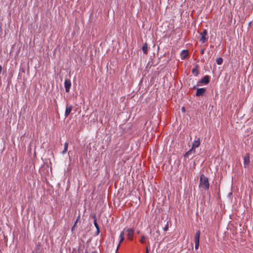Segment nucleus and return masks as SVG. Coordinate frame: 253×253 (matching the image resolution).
Segmentation results:
<instances>
[{
    "label": "nucleus",
    "instance_id": "nucleus-1",
    "mask_svg": "<svg viewBox=\"0 0 253 253\" xmlns=\"http://www.w3.org/2000/svg\"><path fill=\"white\" fill-rule=\"evenodd\" d=\"M199 187L205 190L209 188V179L204 174H202L200 176Z\"/></svg>",
    "mask_w": 253,
    "mask_h": 253
},
{
    "label": "nucleus",
    "instance_id": "nucleus-2",
    "mask_svg": "<svg viewBox=\"0 0 253 253\" xmlns=\"http://www.w3.org/2000/svg\"><path fill=\"white\" fill-rule=\"evenodd\" d=\"M201 38L200 39V41L202 43H205L208 41V38L207 37L208 35V33L206 30H204V31L200 33Z\"/></svg>",
    "mask_w": 253,
    "mask_h": 253
},
{
    "label": "nucleus",
    "instance_id": "nucleus-3",
    "mask_svg": "<svg viewBox=\"0 0 253 253\" xmlns=\"http://www.w3.org/2000/svg\"><path fill=\"white\" fill-rule=\"evenodd\" d=\"M210 80V77L208 75H206L198 82L197 86H199L200 84H208L209 83Z\"/></svg>",
    "mask_w": 253,
    "mask_h": 253
},
{
    "label": "nucleus",
    "instance_id": "nucleus-4",
    "mask_svg": "<svg viewBox=\"0 0 253 253\" xmlns=\"http://www.w3.org/2000/svg\"><path fill=\"white\" fill-rule=\"evenodd\" d=\"M127 232V237L129 240L132 241L133 240L134 235V230L133 229H127L126 230Z\"/></svg>",
    "mask_w": 253,
    "mask_h": 253
},
{
    "label": "nucleus",
    "instance_id": "nucleus-5",
    "mask_svg": "<svg viewBox=\"0 0 253 253\" xmlns=\"http://www.w3.org/2000/svg\"><path fill=\"white\" fill-rule=\"evenodd\" d=\"M71 86V82L69 79H66L64 83V86L66 92H69Z\"/></svg>",
    "mask_w": 253,
    "mask_h": 253
},
{
    "label": "nucleus",
    "instance_id": "nucleus-6",
    "mask_svg": "<svg viewBox=\"0 0 253 253\" xmlns=\"http://www.w3.org/2000/svg\"><path fill=\"white\" fill-rule=\"evenodd\" d=\"M250 154L247 153L244 158V165L245 168H248L250 163Z\"/></svg>",
    "mask_w": 253,
    "mask_h": 253
},
{
    "label": "nucleus",
    "instance_id": "nucleus-7",
    "mask_svg": "<svg viewBox=\"0 0 253 253\" xmlns=\"http://www.w3.org/2000/svg\"><path fill=\"white\" fill-rule=\"evenodd\" d=\"M206 91V88H197L196 95L197 96H203Z\"/></svg>",
    "mask_w": 253,
    "mask_h": 253
},
{
    "label": "nucleus",
    "instance_id": "nucleus-8",
    "mask_svg": "<svg viewBox=\"0 0 253 253\" xmlns=\"http://www.w3.org/2000/svg\"><path fill=\"white\" fill-rule=\"evenodd\" d=\"M73 109V106L71 105L67 104L66 107V111L65 113V117H67L69 114L71 113V112Z\"/></svg>",
    "mask_w": 253,
    "mask_h": 253
},
{
    "label": "nucleus",
    "instance_id": "nucleus-9",
    "mask_svg": "<svg viewBox=\"0 0 253 253\" xmlns=\"http://www.w3.org/2000/svg\"><path fill=\"white\" fill-rule=\"evenodd\" d=\"M200 145V138H198L197 140H195L193 142L192 148L195 150L198 148Z\"/></svg>",
    "mask_w": 253,
    "mask_h": 253
},
{
    "label": "nucleus",
    "instance_id": "nucleus-10",
    "mask_svg": "<svg viewBox=\"0 0 253 253\" xmlns=\"http://www.w3.org/2000/svg\"><path fill=\"white\" fill-rule=\"evenodd\" d=\"M126 230V229H124L120 233L119 238H120V241H119V244L118 246L117 249L119 248L120 244L122 243L125 239L124 235H125V231Z\"/></svg>",
    "mask_w": 253,
    "mask_h": 253
},
{
    "label": "nucleus",
    "instance_id": "nucleus-11",
    "mask_svg": "<svg viewBox=\"0 0 253 253\" xmlns=\"http://www.w3.org/2000/svg\"><path fill=\"white\" fill-rule=\"evenodd\" d=\"M93 223H94V225L95 228H96V234L97 235H98L99 233V226L98 225V223L97 222V219H96V217L95 216H94L93 217Z\"/></svg>",
    "mask_w": 253,
    "mask_h": 253
},
{
    "label": "nucleus",
    "instance_id": "nucleus-12",
    "mask_svg": "<svg viewBox=\"0 0 253 253\" xmlns=\"http://www.w3.org/2000/svg\"><path fill=\"white\" fill-rule=\"evenodd\" d=\"M188 55V52L187 50H183L181 53H180V56L182 60L185 59Z\"/></svg>",
    "mask_w": 253,
    "mask_h": 253
},
{
    "label": "nucleus",
    "instance_id": "nucleus-13",
    "mask_svg": "<svg viewBox=\"0 0 253 253\" xmlns=\"http://www.w3.org/2000/svg\"><path fill=\"white\" fill-rule=\"evenodd\" d=\"M201 232L200 230L196 231L195 235V242H199Z\"/></svg>",
    "mask_w": 253,
    "mask_h": 253
},
{
    "label": "nucleus",
    "instance_id": "nucleus-14",
    "mask_svg": "<svg viewBox=\"0 0 253 253\" xmlns=\"http://www.w3.org/2000/svg\"><path fill=\"white\" fill-rule=\"evenodd\" d=\"M142 49L144 54H147L148 53V44L146 42L143 44Z\"/></svg>",
    "mask_w": 253,
    "mask_h": 253
},
{
    "label": "nucleus",
    "instance_id": "nucleus-15",
    "mask_svg": "<svg viewBox=\"0 0 253 253\" xmlns=\"http://www.w3.org/2000/svg\"><path fill=\"white\" fill-rule=\"evenodd\" d=\"M198 65H196L195 68L192 70V73L195 76H197L199 74V71L198 70Z\"/></svg>",
    "mask_w": 253,
    "mask_h": 253
},
{
    "label": "nucleus",
    "instance_id": "nucleus-16",
    "mask_svg": "<svg viewBox=\"0 0 253 253\" xmlns=\"http://www.w3.org/2000/svg\"><path fill=\"white\" fill-rule=\"evenodd\" d=\"M195 150L191 148L190 150L188 151L184 155L185 157H188L189 155H191L192 152L195 153Z\"/></svg>",
    "mask_w": 253,
    "mask_h": 253
},
{
    "label": "nucleus",
    "instance_id": "nucleus-17",
    "mask_svg": "<svg viewBox=\"0 0 253 253\" xmlns=\"http://www.w3.org/2000/svg\"><path fill=\"white\" fill-rule=\"evenodd\" d=\"M68 142H66L64 144V150H63V151L62 152V153L63 154H64L67 151V150H68Z\"/></svg>",
    "mask_w": 253,
    "mask_h": 253
},
{
    "label": "nucleus",
    "instance_id": "nucleus-18",
    "mask_svg": "<svg viewBox=\"0 0 253 253\" xmlns=\"http://www.w3.org/2000/svg\"><path fill=\"white\" fill-rule=\"evenodd\" d=\"M216 62L218 65H221L223 62V59L221 57H218L216 58Z\"/></svg>",
    "mask_w": 253,
    "mask_h": 253
},
{
    "label": "nucleus",
    "instance_id": "nucleus-19",
    "mask_svg": "<svg viewBox=\"0 0 253 253\" xmlns=\"http://www.w3.org/2000/svg\"><path fill=\"white\" fill-rule=\"evenodd\" d=\"M146 237L144 235L142 236L140 240V242L141 244H144L145 242Z\"/></svg>",
    "mask_w": 253,
    "mask_h": 253
},
{
    "label": "nucleus",
    "instance_id": "nucleus-20",
    "mask_svg": "<svg viewBox=\"0 0 253 253\" xmlns=\"http://www.w3.org/2000/svg\"><path fill=\"white\" fill-rule=\"evenodd\" d=\"M150 247V244L149 243H148V245H147L146 246V253H149V247Z\"/></svg>",
    "mask_w": 253,
    "mask_h": 253
},
{
    "label": "nucleus",
    "instance_id": "nucleus-21",
    "mask_svg": "<svg viewBox=\"0 0 253 253\" xmlns=\"http://www.w3.org/2000/svg\"><path fill=\"white\" fill-rule=\"evenodd\" d=\"M195 249H198L199 246V242H195Z\"/></svg>",
    "mask_w": 253,
    "mask_h": 253
},
{
    "label": "nucleus",
    "instance_id": "nucleus-22",
    "mask_svg": "<svg viewBox=\"0 0 253 253\" xmlns=\"http://www.w3.org/2000/svg\"><path fill=\"white\" fill-rule=\"evenodd\" d=\"M78 219H77L76 221H75L74 224V226H73V227L72 228V230H73V229L77 225V224L78 223Z\"/></svg>",
    "mask_w": 253,
    "mask_h": 253
},
{
    "label": "nucleus",
    "instance_id": "nucleus-23",
    "mask_svg": "<svg viewBox=\"0 0 253 253\" xmlns=\"http://www.w3.org/2000/svg\"><path fill=\"white\" fill-rule=\"evenodd\" d=\"M168 229V225H167L164 228V230L165 231H167Z\"/></svg>",
    "mask_w": 253,
    "mask_h": 253
},
{
    "label": "nucleus",
    "instance_id": "nucleus-24",
    "mask_svg": "<svg viewBox=\"0 0 253 253\" xmlns=\"http://www.w3.org/2000/svg\"><path fill=\"white\" fill-rule=\"evenodd\" d=\"M201 54H204V50H202L201 51Z\"/></svg>",
    "mask_w": 253,
    "mask_h": 253
},
{
    "label": "nucleus",
    "instance_id": "nucleus-25",
    "mask_svg": "<svg viewBox=\"0 0 253 253\" xmlns=\"http://www.w3.org/2000/svg\"><path fill=\"white\" fill-rule=\"evenodd\" d=\"M182 111H183V112H185V109H184V107H183V108H182Z\"/></svg>",
    "mask_w": 253,
    "mask_h": 253
},
{
    "label": "nucleus",
    "instance_id": "nucleus-26",
    "mask_svg": "<svg viewBox=\"0 0 253 253\" xmlns=\"http://www.w3.org/2000/svg\"><path fill=\"white\" fill-rule=\"evenodd\" d=\"M194 89H196V86H194Z\"/></svg>",
    "mask_w": 253,
    "mask_h": 253
}]
</instances>
